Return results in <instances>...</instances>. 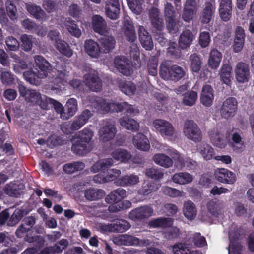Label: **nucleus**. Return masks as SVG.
Here are the masks:
<instances>
[{
    "label": "nucleus",
    "mask_w": 254,
    "mask_h": 254,
    "mask_svg": "<svg viewBox=\"0 0 254 254\" xmlns=\"http://www.w3.org/2000/svg\"><path fill=\"white\" fill-rule=\"evenodd\" d=\"M94 133L91 129L84 128L80 131L75 138L71 147L72 151L80 156H84L89 152V144Z\"/></svg>",
    "instance_id": "obj_1"
},
{
    "label": "nucleus",
    "mask_w": 254,
    "mask_h": 254,
    "mask_svg": "<svg viewBox=\"0 0 254 254\" xmlns=\"http://www.w3.org/2000/svg\"><path fill=\"white\" fill-rule=\"evenodd\" d=\"M94 101H95L96 107L104 113L120 112L125 110L127 113L132 114L134 111L133 106L126 102L118 103L98 97L94 98Z\"/></svg>",
    "instance_id": "obj_2"
},
{
    "label": "nucleus",
    "mask_w": 254,
    "mask_h": 254,
    "mask_svg": "<svg viewBox=\"0 0 254 254\" xmlns=\"http://www.w3.org/2000/svg\"><path fill=\"white\" fill-rule=\"evenodd\" d=\"M159 74L163 79L178 81L185 76V71L177 64L169 66L167 63H163L160 66Z\"/></svg>",
    "instance_id": "obj_3"
},
{
    "label": "nucleus",
    "mask_w": 254,
    "mask_h": 254,
    "mask_svg": "<svg viewBox=\"0 0 254 254\" xmlns=\"http://www.w3.org/2000/svg\"><path fill=\"white\" fill-rule=\"evenodd\" d=\"M183 131L186 136L195 142L202 139L201 131L198 125L192 120H187L184 125Z\"/></svg>",
    "instance_id": "obj_4"
},
{
    "label": "nucleus",
    "mask_w": 254,
    "mask_h": 254,
    "mask_svg": "<svg viewBox=\"0 0 254 254\" xmlns=\"http://www.w3.org/2000/svg\"><path fill=\"white\" fill-rule=\"evenodd\" d=\"M164 16L166 27L170 33L176 32L177 22V13L171 3L166 2L164 6Z\"/></svg>",
    "instance_id": "obj_5"
},
{
    "label": "nucleus",
    "mask_w": 254,
    "mask_h": 254,
    "mask_svg": "<svg viewBox=\"0 0 254 254\" xmlns=\"http://www.w3.org/2000/svg\"><path fill=\"white\" fill-rule=\"evenodd\" d=\"M237 108L238 102L236 98L228 97L223 102L220 109V113L222 118L228 119L235 116Z\"/></svg>",
    "instance_id": "obj_6"
},
{
    "label": "nucleus",
    "mask_w": 254,
    "mask_h": 254,
    "mask_svg": "<svg viewBox=\"0 0 254 254\" xmlns=\"http://www.w3.org/2000/svg\"><path fill=\"white\" fill-rule=\"evenodd\" d=\"M116 129L113 122L110 119L104 121L103 126L99 129L100 140L106 142L112 139L115 136Z\"/></svg>",
    "instance_id": "obj_7"
},
{
    "label": "nucleus",
    "mask_w": 254,
    "mask_h": 254,
    "mask_svg": "<svg viewBox=\"0 0 254 254\" xmlns=\"http://www.w3.org/2000/svg\"><path fill=\"white\" fill-rule=\"evenodd\" d=\"M154 210L152 207L143 205L137 207L129 212L128 216L133 221H144L153 215Z\"/></svg>",
    "instance_id": "obj_8"
},
{
    "label": "nucleus",
    "mask_w": 254,
    "mask_h": 254,
    "mask_svg": "<svg viewBox=\"0 0 254 254\" xmlns=\"http://www.w3.org/2000/svg\"><path fill=\"white\" fill-rule=\"evenodd\" d=\"M153 125L163 137H171L173 135L174 127L169 122L158 119L153 121Z\"/></svg>",
    "instance_id": "obj_9"
},
{
    "label": "nucleus",
    "mask_w": 254,
    "mask_h": 254,
    "mask_svg": "<svg viewBox=\"0 0 254 254\" xmlns=\"http://www.w3.org/2000/svg\"><path fill=\"white\" fill-rule=\"evenodd\" d=\"M83 79L85 85L91 91L98 92L101 90L102 81L95 71L86 74L83 77Z\"/></svg>",
    "instance_id": "obj_10"
},
{
    "label": "nucleus",
    "mask_w": 254,
    "mask_h": 254,
    "mask_svg": "<svg viewBox=\"0 0 254 254\" xmlns=\"http://www.w3.org/2000/svg\"><path fill=\"white\" fill-rule=\"evenodd\" d=\"M216 9L215 1L214 0L206 1L200 16V21L202 24L210 22L214 16Z\"/></svg>",
    "instance_id": "obj_11"
},
{
    "label": "nucleus",
    "mask_w": 254,
    "mask_h": 254,
    "mask_svg": "<svg viewBox=\"0 0 254 254\" xmlns=\"http://www.w3.org/2000/svg\"><path fill=\"white\" fill-rule=\"evenodd\" d=\"M235 77L239 83L248 82L250 77L249 65L243 62H238L235 69Z\"/></svg>",
    "instance_id": "obj_12"
},
{
    "label": "nucleus",
    "mask_w": 254,
    "mask_h": 254,
    "mask_svg": "<svg viewBox=\"0 0 254 254\" xmlns=\"http://www.w3.org/2000/svg\"><path fill=\"white\" fill-rule=\"evenodd\" d=\"M216 180L223 184L232 185L236 181L235 174L226 168H218L215 171Z\"/></svg>",
    "instance_id": "obj_13"
},
{
    "label": "nucleus",
    "mask_w": 254,
    "mask_h": 254,
    "mask_svg": "<svg viewBox=\"0 0 254 254\" xmlns=\"http://www.w3.org/2000/svg\"><path fill=\"white\" fill-rule=\"evenodd\" d=\"M128 60L125 56H116L114 60L115 68L123 75L128 76L132 73V69L129 64Z\"/></svg>",
    "instance_id": "obj_14"
},
{
    "label": "nucleus",
    "mask_w": 254,
    "mask_h": 254,
    "mask_svg": "<svg viewBox=\"0 0 254 254\" xmlns=\"http://www.w3.org/2000/svg\"><path fill=\"white\" fill-rule=\"evenodd\" d=\"M93 116L91 111L88 109H85L78 115L76 116L70 125V129L76 131L81 128L89 119Z\"/></svg>",
    "instance_id": "obj_15"
},
{
    "label": "nucleus",
    "mask_w": 254,
    "mask_h": 254,
    "mask_svg": "<svg viewBox=\"0 0 254 254\" xmlns=\"http://www.w3.org/2000/svg\"><path fill=\"white\" fill-rule=\"evenodd\" d=\"M233 5L232 0H221L218 12L222 21L227 22L230 20L232 14Z\"/></svg>",
    "instance_id": "obj_16"
},
{
    "label": "nucleus",
    "mask_w": 254,
    "mask_h": 254,
    "mask_svg": "<svg viewBox=\"0 0 254 254\" xmlns=\"http://www.w3.org/2000/svg\"><path fill=\"white\" fill-rule=\"evenodd\" d=\"M69 245V242L66 239H62L53 246L46 247L38 254H58L61 253Z\"/></svg>",
    "instance_id": "obj_17"
},
{
    "label": "nucleus",
    "mask_w": 254,
    "mask_h": 254,
    "mask_svg": "<svg viewBox=\"0 0 254 254\" xmlns=\"http://www.w3.org/2000/svg\"><path fill=\"white\" fill-rule=\"evenodd\" d=\"M105 9L106 15L110 19L116 20L119 17L120 7L119 0H108Z\"/></svg>",
    "instance_id": "obj_18"
},
{
    "label": "nucleus",
    "mask_w": 254,
    "mask_h": 254,
    "mask_svg": "<svg viewBox=\"0 0 254 254\" xmlns=\"http://www.w3.org/2000/svg\"><path fill=\"white\" fill-rule=\"evenodd\" d=\"M92 28L94 31L101 35L108 33V26L105 19L100 15H94L92 17Z\"/></svg>",
    "instance_id": "obj_19"
},
{
    "label": "nucleus",
    "mask_w": 254,
    "mask_h": 254,
    "mask_svg": "<svg viewBox=\"0 0 254 254\" xmlns=\"http://www.w3.org/2000/svg\"><path fill=\"white\" fill-rule=\"evenodd\" d=\"M35 62L39 68L38 73L40 78H45L51 69L50 63L42 56L37 55L35 57Z\"/></svg>",
    "instance_id": "obj_20"
},
{
    "label": "nucleus",
    "mask_w": 254,
    "mask_h": 254,
    "mask_svg": "<svg viewBox=\"0 0 254 254\" xmlns=\"http://www.w3.org/2000/svg\"><path fill=\"white\" fill-rule=\"evenodd\" d=\"M138 36L143 48L147 50H151L153 48V41L151 35L143 26L138 28Z\"/></svg>",
    "instance_id": "obj_21"
},
{
    "label": "nucleus",
    "mask_w": 254,
    "mask_h": 254,
    "mask_svg": "<svg viewBox=\"0 0 254 254\" xmlns=\"http://www.w3.org/2000/svg\"><path fill=\"white\" fill-rule=\"evenodd\" d=\"M127 196L126 190L121 188L112 191L105 197V201L109 204H116L121 201Z\"/></svg>",
    "instance_id": "obj_22"
},
{
    "label": "nucleus",
    "mask_w": 254,
    "mask_h": 254,
    "mask_svg": "<svg viewBox=\"0 0 254 254\" xmlns=\"http://www.w3.org/2000/svg\"><path fill=\"white\" fill-rule=\"evenodd\" d=\"M107 230L113 232L122 233L129 229L130 224L126 220L117 219L106 226Z\"/></svg>",
    "instance_id": "obj_23"
},
{
    "label": "nucleus",
    "mask_w": 254,
    "mask_h": 254,
    "mask_svg": "<svg viewBox=\"0 0 254 254\" xmlns=\"http://www.w3.org/2000/svg\"><path fill=\"white\" fill-rule=\"evenodd\" d=\"M214 98V95L212 87L209 85H204L201 91V103L206 107H210L212 104Z\"/></svg>",
    "instance_id": "obj_24"
},
{
    "label": "nucleus",
    "mask_w": 254,
    "mask_h": 254,
    "mask_svg": "<svg viewBox=\"0 0 254 254\" xmlns=\"http://www.w3.org/2000/svg\"><path fill=\"white\" fill-rule=\"evenodd\" d=\"M138 242V238L127 234L121 235L113 239V242L120 246H136Z\"/></svg>",
    "instance_id": "obj_25"
},
{
    "label": "nucleus",
    "mask_w": 254,
    "mask_h": 254,
    "mask_svg": "<svg viewBox=\"0 0 254 254\" xmlns=\"http://www.w3.org/2000/svg\"><path fill=\"white\" fill-rule=\"evenodd\" d=\"M194 39L192 32L189 29H185L180 34L179 38V47L182 49L189 48Z\"/></svg>",
    "instance_id": "obj_26"
},
{
    "label": "nucleus",
    "mask_w": 254,
    "mask_h": 254,
    "mask_svg": "<svg viewBox=\"0 0 254 254\" xmlns=\"http://www.w3.org/2000/svg\"><path fill=\"white\" fill-rule=\"evenodd\" d=\"M209 135L211 142L213 145L221 149L224 148L226 146L227 144V139L224 135L218 130L211 131Z\"/></svg>",
    "instance_id": "obj_27"
},
{
    "label": "nucleus",
    "mask_w": 254,
    "mask_h": 254,
    "mask_svg": "<svg viewBox=\"0 0 254 254\" xmlns=\"http://www.w3.org/2000/svg\"><path fill=\"white\" fill-rule=\"evenodd\" d=\"M85 52L91 57L98 58L100 54L101 48L99 44L92 39L86 40L84 43Z\"/></svg>",
    "instance_id": "obj_28"
},
{
    "label": "nucleus",
    "mask_w": 254,
    "mask_h": 254,
    "mask_svg": "<svg viewBox=\"0 0 254 254\" xmlns=\"http://www.w3.org/2000/svg\"><path fill=\"white\" fill-rule=\"evenodd\" d=\"M173 224V219L168 217H160L149 221L148 225L150 228H170Z\"/></svg>",
    "instance_id": "obj_29"
},
{
    "label": "nucleus",
    "mask_w": 254,
    "mask_h": 254,
    "mask_svg": "<svg viewBox=\"0 0 254 254\" xmlns=\"http://www.w3.org/2000/svg\"><path fill=\"white\" fill-rule=\"evenodd\" d=\"M132 141L134 145L139 150L147 151L150 148V143L148 138L141 133H138L134 135Z\"/></svg>",
    "instance_id": "obj_30"
},
{
    "label": "nucleus",
    "mask_w": 254,
    "mask_h": 254,
    "mask_svg": "<svg viewBox=\"0 0 254 254\" xmlns=\"http://www.w3.org/2000/svg\"><path fill=\"white\" fill-rule=\"evenodd\" d=\"M84 195L86 199L92 201L103 198L105 195V193L102 189L89 188L84 190Z\"/></svg>",
    "instance_id": "obj_31"
},
{
    "label": "nucleus",
    "mask_w": 254,
    "mask_h": 254,
    "mask_svg": "<svg viewBox=\"0 0 254 254\" xmlns=\"http://www.w3.org/2000/svg\"><path fill=\"white\" fill-rule=\"evenodd\" d=\"M117 84L120 90L124 94L132 95L135 93L136 88L133 82L120 79L117 80Z\"/></svg>",
    "instance_id": "obj_32"
},
{
    "label": "nucleus",
    "mask_w": 254,
    "mask_h": 254,
    "mask_svg": "<svg viewBox=\"0 0 254 254\" xmlns=\"http://www.w3.org/2000/svg\"><path fill=\"white\" fill-rule=\"evenodd\" d=\"M28 12L36 19L43 21L47 17V14L39 6L35 4H29L26 5Z\"/></svg>",
    "instance_id": "obj_33"
},
{
    "label": "nucleus",
    "mask_w": 254,
    "mask_h": 254,
    "mask_svg": "<svg viewBox=\"0 0 254 254\" xmlns=\"http://www.w3.org/2000/svg\"><path fill=\"white\" fill-rule=\"evenodd\" d=\"M29 211L22 207L16 208L7 222L9 226H14L19 223L22 218L28 214Z\"/></svg>",
    "instance_id": "obj_34"
},
{
    "label": "nucleus",
    "mask_w": 254,
    "mask_h": 254,
    "mask_svg": "<svg viewBox=\"0 0 254 254\" xmlns=\"http://www.w3.org/2000/svg\"><path fill=\"white\" fill-rule=\"evenodd\" d=\"M120 124L122 127L133 132L137 131L139 129V125L137 121L127 116L120 118Z\"/></svg>",
    "instance_id": "obj_35"
},
{
    "label": "nucleus",
    "mask_w": 254,
    "mask_h": 254,
    "mask_svg": "<svg viewBox=\"0 0 254 254\" xmlns=\"http://www.w3.org/2000/svg\"><path fill=\"white\" fill-rule=\"evenodd\" d=\"M24 240L25 242L29 243H32L33 245V248L35 250V253L36 252V250H39L41 248L45 243L44 238L40 235H32L31 234H27L25 237Z\"/></svg>",
    "instance_id": "obj_36"
},
{
    "label": "nucleus",
    "mask_w": 254,
    "mask_h": 254,
    "mask_svg": "<svg viewBox=\"0 0 254 254\" xmlns=\"http://www.w3.org/2000/svg\"><path fill=\"white\" fill-rule=\"evenodd\" d=\"M222 58V54L217 49H213L211 51L208 64L209 66L213 69H217L219 66Z\"/></svg>",
    "instance_id": "obj_37"
},
{
    "label": "nucleus",
    "mask_w": 254,
    "mask_h": 254,
    "mask_svg": "<svg viewBox=\"0 0 254 254\" xmlns=\"http://www.w3.org/2000/svg\"><path fill=\"white\" fill-rule=\"evenodd\" d=\"M78 109V104L77 100L74 98H70L66 102L64 107V119H68L72 117L76 113Z\"/></svg>",
    "instance_id": "obj_38"
},
{
    "label": "nucleus",
    "mask_w": 254,
    "mask_h": 254,
    "mask_svg": "<svg viewBox=\"0 0 254 254\" xmlns=\"http://www.w3.org/2000/svg\"><path fill=\"white\" fill-rule=\"evenodd\" d=\"M114 163L112 158H106L99 160L95 163L91 167V170L94 172L108 170Z\"/></svg>",
    "instance_id": "obj_39"
},
{
    "label": "nucleus",
    "mask_w": 254,
    "mask_h": 254,
    "mask_svg": "<svg viewBox=\"0 0 254 254\" xmlns=\"http://www.w3.org/2000/svg\"><path fill=\"white\" fill-rule=\"evenodd\" d=\"M183 213L185 217L188 219L190 220L194 219L197 214L195 204L191 201L185 202L183 207Z\"/></svg>",
    "instance_id": "obj_40"
},
{
    "label": "nucleus",
    "mask_w": 254,
    "mask_h": 254,
    "mask_svg": "<svg viewBox=\"0 0 254 254\" xmlns=\"http://www.w3.org/2000/svg\"><path fill=\"white\" fill-rule=\"evenodd\" d=\"M172 180L175 183L185 185L191 183L193 180V176L187 172H180L173 175Z\"/></svg>",
    "instance_id": "obj_41"
},
{
    "label": "nucleus",
    "mask_w": 254,
    "mask_h": 254,
    "mask_svg": "<svg viewBox=\"0 0 254 254\" xmlns=\"http://www.w3.org/2000/svg\"><path fill=\"white\" fill-rule=\"evenodd\" d=\"M232 68L228 64H224L221 68L220 78L221 81L226 85H229L231 82Z\"/></svg>",
    "instance_id": "obj_42"
},
{
    "label": "nucleus",
    "mask_w": 254,
    "mask_h": 254,
    "mask_svg": "<svg viewBox=\"0 0 254 254\" xmlns=\"http://www.w3.org/2000/svg\"><path fill=\"white\" fill-rule=\"evenodd\" d=\"M100 42L105 53H109L116 44V40L112 36H104L100 39Z\"/></svg>",
    "instance_id": "obj_43"
},
{
    "label": "nucleus",
    "mask_w": 254,
    "mask_h": 254,
    "mask_svg": "<svg viewBox=\"0 0 254 254\" xmlns=\"http://www.w3.org/2000/svg\"><path fill=\"white\" fill-rule=\"evenodd\" d=\"M124 34L127 41L132 43L137 38L135 27L132 23L128 21L125 22L124 24Z\"/></svg>",
    "instance_id": "obj_44"
},
{
    "label": "nucleus",
    "mask_w": 254,
    "mask_h": 254,
    "mask_svg": "<svg viewBox=\"0 0 254 254\" xmlns=\"http://www.w3.org/2000/svg\"><path fill=\"white\" fill-rule=\"evenodd\" d=\"M153 159L156 164L166 168L171 167L173 163L172 159L163 153L156 154Z\"/></svg>",
    "instance_id": "obj_45"
},
{
    "label": "nucleus",
    "mask_w": 254,
    "mask_h": 254,
    "mask_svg": "<svg viewBox=\"0 0 254 254\" xmlns=\"http://www.w3.org/2000/svg\"><path fill=\"white\" fill-rule=\"evenodd\" d=\"M58 70L57 75L51 81L52 89L54 90H60L62 86L64 85V78L66 75L65 70Z\"/></svg>",
    "instance_id": "obj_46"
},
{
    "label": "nucleus",
    "mask_w": 254,
    "mask_h": 254,
    "mask_svg": "<svg viewBox=\"0 0 254 254\" xmlns=\"http://www.w3.org/2000/svg\"><path fill=\"white\" fill-rule=\"evenodd\" d=\"M55 47L61 54L69 58L73 54V51L68 44L62 39L57 41Z\"/></svg>",
    "instance_id": "obj_47"
},
{
    "label": "nucleus",
    "mask_w": 254,
    "mask_h": 254,
    "mask_svg": "<svg viewBox=\"0 0 254 254\" xmlns=\"http://www.w3.org/2000/svg\"><path fill=\"white\" fill-rule=\"evenodd\" d=\"M85 167L84 163L79 161L67 163L63 166V171L66 174H72L75 172L81 171Z\"/></svg>",
    "instance_id": "obj_48"
},
{
    "label": "nucleus",
    "mask_w": 254,
    "mask_h": 254,
    "mask_svg": "<svg viewBox=\"0 0 254 254\" xmlns=\"http://www.w3.org/2000/svg\"><path fill=\"white\" fill-rule=\"evenodd\" d=\"M139 182V177L137 175H125L117 179L116 181L117 185L126 186L137 184Z\"/></svg>",
    "instance_id": "obj_49"
},
{
    "label": "nucleus",
    "mask_w": 254,
    "mask_h": 254,
    "mask_svg": "<svg viewBox=\"0 0 254 254\" xmlns=\"http://www.w3.org/2000/svg\"><path fill=\"white\" fill-rule=\"evenodd\" d=\"M3 190L4 193L11 197L17 198L21 193V190L18 186L13 182L6 184Z\"/></svg>",
    "instance_id": "obj_50"
},
{
    "label": "nucleus",
    "mask_w": 254,
    "mask_h": 254,
    "mask_svg": "<svg viewBox=\"0 0 254 254\" xmlns=\"http://www.w3.org/2000/svg\"><path fill=\"white\" fill-rule=\"evenodd\" d=\"M167 153L174 160L177 168L181 169L185 167L184 159L178 151L173 148L168 149Z\"/></svg>",
    "instance_id": "obj_51"
},
{
    "label": "nucleus",
    "mask_w": 254,
    "mask_h": 254,
    "mask_svg": "<svg viewBox=\"0 0 254 254\" xmlns=\"http://www.w3.org/2000/svg\"><path fill=\"white\" fill-rule=\"evenodd\" d=\"M189 61L190 64V68L192 72L199 73L202 65L200 57L197 54L193 53L190 56Z\"/></svg>",
    "instance_id": "obj_52"
},
{
    "label": "nucleus",
    "mask_w": 254,
    "mask_h": 254,
    "mask_svg": "<svg viewBox=\"0 0 254 254\" xmlns=\"http://www.w3.org/2000/svg\"><path fill=\"white\" fill-rule=\"evenodd\" d=\"M113 158L117 161L126 162L131 157V155L128 151L121 148L117 149L112 153Z\"/></svg>",
    "instance_id": "obj_53"
},
{
    "label": "nucleus",
    "mask_w": 254,
    "mask_h": 254,
    "mask_svg": "<svg viewBox=\"0 0 254 254\" xmlns=\"http://www.w3.org/2000/svg\"><path fill=\"white\" fill-rule=\"evenodd\" d=\"M159 189L158 185L153 182L144 183L142 188L138 190V194L146 196L153 192L157 191Z\"/></svg>",
    "instance_id": "obj_54"
},
{
    "label": "nucleus",
    "mask_w": 254,
    "mask_h": 254,
    "mask_svg": "<svg viewBox=\"0 0 254 254\" xmlns=\"http://www.w3.org/2000/svg\"><path fill=\"white\" fill-rule=\"evenodd\" d=\"M183 103L188 106H192L197 99V93L194 91H190L183 94Z\"/></svg>",
    "instance_id": "obj_55"
},
{
    "label": "nucleus",
    "mask_w": 254,
    "mask_h": 254,
    "mask_svg": "<svg viewBox=\"0 0 254 254\" xmlns=\"http://www.w3.org/2000/svg\"><path fill=\"white\" fill-rule=\"evenodd\" d=\"M23 76L25 79L29 83L33 85H38L40 83V76L33 72L32 69L25 71L23 72Z\"/></svg>",
    "instance_id": "obj_56"
},
{
    "label": "nucleus",
    "mask_w": 254,
    "mask_h": 254,
    "mask_svg": "<svg viewBox=\"0 0 254 254\" xmlns=\"http://www.w3.org/2000/svg\"><path fill=\"white\" fill-rule=\"evenodd\" d=\"M66 26L68 32L74 37L79 38L81 34V30L78 27L75 21L71 18H68L66 21Z\"/></svg>",
    "instance_id": "obj_57"
},
{
    "label": "nucleus",
    "mask_w": 254,
    "mask_h": 254,
    "mask_svg": "<svg viewBox=\"0 0 254 254\" xmlns=\"http://www.w3.org/2000/svg\"><path fill=\"white\" fill-rule=\"evenodd\" d=\"M200 153L206 160L212 159L215 154L213 148L207 144H204L201 146Z\"/></svg>",
    "instance_id": "obj_58"
},
{
    "label": "nucleus",
    "mask_w": 254,
    "mask_h": 254,
    "mask_svg": "<svg viewBox=\"0 0 254 254\" xmlns=\"http://www.w3.org/2000/svg\"><path fill=\"white\" fill-rule=\"evenodd\" d=\"M145 175L150 178L157 180L162 179L164 173L160 168L151 167L146 169Z\"/></svg>",
    "instance_id": "obj_59"
},
{
    "label": "nucleus",
    "mask_w": 254,
    "mask_h": 254,
    "mask_svg": "<svg viewBox=\"0 0 254 254\" xmlns=\"http://www.w3.org/2000/svg\"><path fill=\"white\" fill-rule=\"evenodd\" d=\"M64 140L60 136L52 134L49 136L46 140V144L50 148H53L55 146L61 145L63 144Z\"/></svg>",
    "instance_id": "obj_60"
},
{
    "label": "nucleus",
    "mask_w": 254,
    "mask_h": 254,
    "mask_svg": "<svg viewBox=\"0 0 254 254\" xmlns=\"http://www.w3.org/2000/svg\"><path fill=\"white\" fill-rule=\"evenodd\" d=\"M158 60L155 58L149 59L147 64V69L148 74L152 76L157 74Z\"/></svg>",
    "instance_id": "obj_61"
},
{
    "label": "nucleus",
    "mask_w": 254,
    "mask_h": 254,
    "mask_svg": "<svg viewBox=\"0 0 254 254\" xmlns=\"http://www.w3.org/2000/svg\"><path fill=\"white\" fill-rule=\"evenodd\" d=\"M32 36L27 34H23L20 37L22 47L25 51H29L32 48Z\"/></svg>",
    "instance_id": "obj_62"
},
{
    "label": "nucleus",
    "mask_w": 254,
    "mask_h": 254,
    "mask_svg": "<svg viewBox=\"0 0 254 254\" xmlns=\"http://www.w3.org/2000/svg\"><path fill=\"white\" fill-rule=\"evenodd\" d=\"M7 49L10 51H16L18 50L19 43L18 41L12 36H8L5 40Z\"/></svg>",
    "instance_id": "obj_63"
},
{
    "label": "nucleus",
    "mask_w": 254,
    "mask_h": 254,
    "mask_svg": "<svg viewBox=\"0 0 254 254\" xmlns=\"http://www.w3.org/2000/svg\"><path fill=\"white\" fill-rule=\"evenodd\" d=\"M27 96L25 98V100L35 105L38 99L41 98V94L37 92L35 90L31 89L28 91Z\"/></svg>",
    "instance_id": "obj_64"
}]
</instances>
